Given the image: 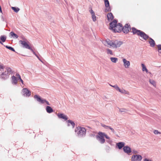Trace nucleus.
<instances>
[{
  "mask_svg": "<svg viewBox=\"0 0 161 161\" xmlns=\"http://www.w3.org/2000/svg\"><path fill=\"white\" fill-rule=\"evenodd\" d=\"M86 131L85 128L80 126L77 127L75 130V132L77 133V135L79 137L85 136L86 135Z\"/></svg>",
  "mask_w": 161,
  "mask_h": 161,
  "instance_id": "obj_1",
  "label": "nucleus"
},
{
  "mask_svg": "<svg viewBox=\"0 0 161 161\" xmlns=\"http://www.w3.org/2000/svg\"><path fill=\"white\" fill-rule=\"evenodd\" d=\"M4 68V71L2 72L0 75V78L3 80H6L9 77L8 74L11 72V69L9 67H7Z\"/></svg>",
  "mask_w": 161,
  "mask_h": 161,
  "instance_id": "obj_2",
  "label": "nucleus"
},
{
  "mask_svg": "<svg viewBox=\"0 0 161 161\" xmlns=\"http://www.w3.org/2000/svg\"><path fill=\"white\" fill-rule=\"evenodd\" d=\"M34 98L36 99L37 101L38 102L40 103L47 104L49 105H50V104L45 99L41 98V97L38 95H35L34 96Z\"/></svg>",
  "mask_w": 161,
  "mask_h": 161,
  "instance_id": "obj_3",
  "label": "nucleus"
},
{
  "mask_svg": "<svg viewBox=\"0 0 161 161\" xmlns=\"http://www.w3.org/2000/svg\"><path fill=\"white\" fill-rule=\"evenodd\" d=\"M104 133L100 131L98 132V135H96L97 139L101 144L104 143L105 141L104 138Z\"/></svg>",
  "mask_w": 161,
  "mask_h": 161,
  "instance_id": "obj_4",
  "label": "nucleus"
},
{
  "mask_svg": "<svg viewBox=\"0 0 161 161\" xmlns=\"http://www.w3.org/2000/svg\"><path fill=\"white\" fill-rule=\"evenodd\" d=\"M131 28L130 25H129L128 24H126L124 27L122 26V31H123L124 33L127 34L130 31H131Z\"/></svg>",
  "mask_w": 161,
  "mask_h": 161,
  "instance_id": "obj_5",
  "label": "nucleus"
},
{
  "mask_svg": "<svg viewBox=\"0 0 161 161\" xmlns=\"http://www.w3.org/2000/svg\"><path fill=\"white\" fill-rule=\"evenodd\" d=\"M122 30V25L120 23L116 24V26H115V28L114 29L113 31L115 33L119 32Z\"/></svg>",
  "mask_w": 161,
  "mask_h": 161,
  "instance_id": "obj_6",
  "label": "nucleus"
},
{
  "mask_svg": "<svg viewBox=\"0 0 161 161\" xmlns=\"http://www.w3.org/2000/svg\"><path fill=\"white\" fill-rule=\"evenodd\" d=\"M19 42L22 46L23 48L29 49L30 50L32 49L31 47L26 41L20 40Z\"/></svg>",
  "mask_w": 161,
  "mask_h": 161,
  "instance_id": "obj_7",
  "label": "nucleus"
},
{
  "mask_svg": "<svg viewBox=\"0 0 161 161\" xmlns=\"http://www.w3.org/2000/svg\"><path fill=\"white\" fill-rule=\"evenodd\" d=\"M142 159V157L141 155H134L131 158V161H141Z\"/></svg>",
  "mask_w": 161,
  "mask_h": 161,
  "instance_id": "obj_8",
  "label": "nucleus"
},
{
  "mask_svg": "<svg viewBox=\"0 0 161 161\" xmlns=\"http://www.w3.org/2000/svg\"><path fill=\"white\" fill-rule=\"evenodd\" d=\"M122 43V42L118 40H116L113 42V44H112V47L114 48L118 47H120Z\"/></svg>",
  "mask_w": 161,
  "mask_h": 161,
  "instance_id": "obj_9",
  "label": "nucleus"
},
{
  "mask_svg": "<svg viewBox=\"0 0 161 161\" xmlns=\"http://www.w3.org/2000/svg\"><path fill=\"white\" fill-rule=\"evenodd\" d=\"M105 5L106 8L105 9V12H110L111 11L110 7L109 6V3L108 0H104Z\"/></svg>",
  "mask_w": 161,
  "mask_h": 161,
  "instance_id": "obj_10",
  "label": "nucleus"
},
{
  "mask_svg": "<svg viewBox=\"0 0 161 161\" xmlns=\"http://www.w3.org/2000/svg\"><path fill=\"white\" fill-rule=\"evenodd\" d=\"M22 92H23V95L26 97H29L31 95V91L25 88L22 89Z\"/></svg>",
  "mask_w": 161,
  "mask_h": 161,
  "instance_id": "obj_11",
  "label": "nucleus"
},
{
  "mask_svg": "<svg viewBox=\"0 0 161 161\" xmlns=\"http://www.w3.org/2000/svg\"><path fill=\"white\" fill-rule=\"evenodd\" d=\"M117 22V20L116 19H114L113 21L111 22L110 23V29L112 30L113 31L115 28V26H116Z\"/></svg>",
  "mask_w": 161,
  "mask_h": 161,
  "instance_id": "obj_12",
  "label": "nucleus"
},
{
  "mask_svg": "<svg viewBox=\"0 0 161 161\" xmlns=\"http://www.w3.org/2000/svg\"><path fill=\"white\" fill-rule=\"evenodd\" d=\"M123 150L124 152L128 154H130L132 152L131 148L127 146L124 147L123 148Z\"/></svg>",
  "mask_w": 161,
  "mask_h": 161,
  "instance_id": "obj_13",
  "label": "nucleus"
},
{
  "mask_svg": "<svg viewBox=\"0 0 161 161\" xmlns=\"http://www.w3.org/2000/svg\"><path fill=\"white\" fill-rule=\"evenodd\" d=\"M139 36L142 37L145 40H146L147 39H149V38H150L148 35L142 31L139 34Z\"/></svg>",
  "mask_w": 161,
  "mask_h": 161,
  "instance_id": "obj_14",
  "label": "nucleus"
},
{
  "mask_svg": "<svg viewBox=\"0 0 161 161\" xmlns=\"http://www.w3.org/2000/svg\"><path fill=\"white\" fill-rule=\"evenodd\" d=\"M132 31L133 35L136 34L138 36H139V34L141 33L142 31L140 30L137 29L135 27H132Z\"/></svg>",
  "mask_w": 161,
  "mask_h": 161,
  "instance_id": "obj_15",
  "label": "nucleus"
},
{
  "mask_svg": "<svg viewBox=\"0 0 161 161\" xmlns=\"http://www.w3.org/2000/svg\"><path fill=\"white\" fill-rule=\"evenodd\" d=\"M123 61L124 63V65L125 68H128L130 65V62L127 60L125 58L123 59Z\"/></svg>",
  "mask_w": 161,
  "mask_h": 161,
  "instance_id": "obj_16",
  "label": "nucleus"
},
{
  "mask_svg": "<svg viewBox=\"0 0 161 161\" xmlns=\"http://www.w3.org/2000/svg\"><path fill=\"white\" fill-rule=\"evenodd\" d=\"M57 116L59 118L63 119L66 120L68 119V118L67 116L64 115L63 114H58Z\"/></svg>",
  "mask_w": 161,
  "mask_h": 161,
  "instance_id": "obj_17",
  "label": "nucleus"
},
{
  "mask_svg": "<svg viewBox=\"0 0 161 161\" xmlns=\"http://www.w3.org/2000/svg\"><path fill=\"white\" fill-rule=\"evenodd\" d=\"M119 149H121L122 147H125V143L124 142H120L117 143L116 144Z\"/></svg>",
  "mask_w": 161,
  "mask_h": 161,
  "instance_id": "obj_18",
  "label": "nucleus"
},
{
  "mask_svg": "<svg viewBox=\"0 0 161 161\" xmlns=\"http://www.w3.org/2000/svg\"><path fill=\"white\" fill-rule=\"evenodd\" d=\"M149 39L150 41L148 42L150 45V46L152 47H154L155 44L154 41L151 37L149 38Z\"/></svg>",
  "mask_w": 161,
  "mask_h": 161,
  "instance_id": "obj_19",
  "label": "nucleus"
},
{
  "mask_svg": "<svg viewBox=\"0 0 161 161\" xmlns=\"http://www.w3.org/2000/svg\"><path fill=\"white\" fill-rule=\"evenodd\" d=\"M46 110L47 112L49 114L53 112V108L50 106H47L46 108Z\"/></svg>",
  "mask_w": 161,
  "mask_h": 161,
  "instance_id": "obj_20",
  "label": "nucleus"
},
{
  "mask_svg": "<svg viewBox=\"0 0 161 161\" xmlns=\"http://www.w3.org/2000/svg\"><path fill=\"white\" fill-rule=\"evenodd\" d=\"M12 83L15 85H16L17 84V81L18 80V79L17 77L15 76L14 75H13L12 77Z\"/></svg>",
  "mask_w": 161,
  "mask_h": 161,
  "instance_id": "obj_21",
  "label": "nucleus"
},
{
  "mask_svg": "<svg viewBox=\"0 0 161 161\" xmlns=\"http://www.w3.org/2000/svg\"><path fill=\"white\" fill-rule=\"evenodd\" d=\"M108 19V21L112 20L114 18L113 14L111 13H109L107 15Z\"/></svg>",
  "mask_w": 161,
  "mask_h": 161,
  "instance_id": "obj_22",
  "label": "nucleus"
},
{
  "mask_svg": "<svg viewBox=\"0 0 161 161\" xmlns=\"http://www.w3.org/2000/svg\"><path fill=\"white\" fill-rule=\"evenodd\" d=\"M10 36L12 37H13L14 38H17L19 36L16 34H15L14 32L11 31L10 33Z\"/></svg>",
  "mask_w": 161,
  "mask_h": 161,
  "instance_id": "obj_23",
  "label": "nucleus"
},
{
  "mask_svg": "<svg viewBox=\"0 0 161 161\" xmlns=\"http://www.w3.org/2000/svg\"><path fill=\"white\" fill-rule=\"evenodd\" d=\"M67 122H68V126H69L70 124L72 125L73 128L74 127L75 123L73 121L70 120H69L67 121Z\"/></svg>",
  "mask_w": 161,
  "mask_h": 161,
  "instance_id": "obj_24",
  "label": "nucleus"
},
{
  "mask_svg": "<svg viewBox=\"0 0 161 161\" xmlns=\"http://www.w3.org/2000/svg\"><path fill=\"white\" fill-rule=\"evenodd\" d=\"M7 37L5 35H2L0 36V40L3 42H4L5 41Z\"/></svg>",
  "mask_w": 161,
  "mask_h": 161,
  "instance_id": "obj_25",
  "label": "nucleus"
},
{
  "mask_svg": "<svg viewBox=\"0 0 161 161\" xmlns=\"http://www.w3.org/2000/svg\"><path fill=\"white\" fill-rule=\"evenodd\" d=\"M118 91H119V92H121V93L125 94H128V93L127 91H126L124 89H121L119 88V89H118Z\"/></svg>",
  "mask_w": 161,
  "mask_h": 161,
  "instance_id": "obj_26",
  "label": "nucleus"
},
{
  "mask_svg": "<svg viewBox=\"0 0 161 161\" xmlns=\"http://www.w3.org/2000/svg\"><path fill=\"white\" fill-rule=\"evenodd\" d=\"M106 42L108 45L112 47V44H113V41H111L109 39H108L106 40Z\"/></svg>",
  "mask_w": 161,
  "mask_h": 161,
  "instance_id": "obj_27",
  "label": "nucleus"
},
{
  "mask_svg": "<svg viewBox=\"0 0 161 161\" xmlns=\"http://www.w3.org/2000/svg\"><path fill=\"white\" fill-rule=\"evenodd\" d=\"M110 60L112 62L115 63L117 61L118 58H116L111 57L110 58Z\"/></svg>",
  "mask_w": 161,
  "mask_h": 161,
  "instance_id": "obj_28",
  "label": "nucleus"
},
{
  "mask_svg": "<svg viewBox=\"0 0 161 161\" xmlns=\"http://www.w3.org/2000/svg\"><path fill=\"white\" fill-rule=\"evenodd\" d=\"M11 8L16 13H17L19 10V8L18 7H11Z\"/></svg>",
  "mask_w": 161,
  "mask_h": 161,
  "instance_id": "obj_29",
  "label": "nucleus"
},
{
  "mask_svg": "<svg viewBox=\"0 0 161 161\" xmlns=\"http://www.w3.org/2000/svg\"><path fill=\"white\" fill-rule=\"evenodd\" d=\"M142 66V71H146L147 73L148 72V70L146 68V66H145V65L143 64H141Z\"/></svg>",
  "mask_w": 161,
  "mask_h": 161,
  "instance_id": "obj_30",
  "label": "nucleus"
},
{
  "mask_svg": "<svg viewBox=\"0 0 161 161\" xmlns=\"http://www.w3.org/2000/svg\"><path fill=\"white\" fill-rule=\"evenodd\" d=\"M7 48L12 51H13V52H15V50H14V49L12 47H10V46H8L7 45H6V46H4Z\"/></svg>",
  "mask_w": 161,
  "mask_h": 161,
  "instance_id": "obj_31",
  "label": "nucleus"
},
{
  "mask_svg": "<svg viewBox=\"0 0 161 161\" xmlns=\"http://www.w3.org/2000/svg\"><path fill=\"white\" fill-rule=\"evenodd\" d=\"M150 83L152 84L153 86H156V82L153 80H149Z\"/></svg>",
  "mask_w": 161,
  "mask_h": 161,
  "instance_id": "obj_32",
  "label": "nucleus"
},
{
  "mask_svg": "<svg viewBox=\"0 0 161 161\" xmlns=\"http://www.w3.org/2000/svg\"><path fill=\"white\" fill-rule=\"evenodd\" d=\"M101 126L103 127L105 129H107V130H108V129H109L110 127V126H107V125H105L104 124H101Z\"/></svg>",
  "mask_w": 161,
  "mask_h": 161,
  "instance_id": "obj_33",
  "label": "nucleus"
},
{
  "mask_svg": "<svg viewBox=\"0 0 161 161\" xmlns=\"http://www.w3.org/2000/svg\"><path fill=\"white\" fill-rule=\"evenodd\" d=\"M107 53L108 54H109L111 55H113V53L112 51L109 49H106Z\"/></svg>",
  "mask_w": 161,
  "mask_h": 161,
  "instance_id": "obj_34",
  "label": "nucleus"
},
{
  "mask_svg": "<svg viewBox=\"0 0 161 161\" xmlns=\"http://www.w3.org/2000/svg\"><path fill=\"white\" fill-rule=\"evenodd\" d=\"M110 85L114 88L116 90L118 91V89L119 88V87H118V86L117 85H115L114 86H112L111 85Z\"/></svg>",
  "mask_w": 161,
  "mask_h": 161,
  "instance_id": "obj_35",
  "label": "nucleus"
},
{
  "mask_svg": "<svg viewBox=\"0 0 161 161\" xmlns=\"http://www.w3.org/2000/svg\"><path fill=\"white\" fill-rule=\"evenodd\" d=\"M119 111L121 113L125 112H126V111H127V110L125 108H119Z\"/></svg>",
  "mask_w": 161,
  "mask_h": 161,
  "instance_id": "obj_36",
  "label": "nucleus"
},
{
  "mask_svg": "<svg viewBox=\"0 0 161 161\" xmlns=\"http://www.w3.org/2000/svg\"><path fill=\"white\" fill-rule=\"evenodd\" d=\"M92 19L94 21H95L96 20V16L95 15V14L92 15Z\"/></svg>",
  "mask_w": 161,
  "mask_h": 161,
  "instance_id": "obj_37",
  "label": "nucleus"
},
{
  "mask_svg": "<svg viewBox=\"0 0 161 161\" xmlns=\"http://www.w3.org/2000/svg\"><path fill=\"white\" fill-rule=\"evenodd\" d=\"M154 133L156 135L158 134H160L161 133L160 132H159L158 130H155L154 131Z\"/></svg>",
  "mask_w": 161,
  "mask_h": 161,
  "instance_id": "obj_38",
  "label": "nucleus"
},
{
  "mask_svg": "<svg viewBox=\"0 0 161 161\" xmlns=\"http://www.w3.org/2000/svg\"><path fill=\"white\" fill-rule=\"evenodd\" d=\"M7 67H3L2 65L0 64V70H2V69H3V70H4L5 68H6Z\"/></svg>",
  "mask_w": 161,
  "mask_h": 161,
  "instance_id": "obj_39",
  "label": "nucleus"
},
{
  "mask_svg": "<svg viewBox=\"0 0 161 161\" xmlns=\"http://www.w3.org/2000/svg\"><path fill=\"white\" fill-rule=\"evenodd\" d=\"M158 50H161V44H159L157 45Z\"/></svg>",
  "mask_w": 161,
  "mask_h": 161,
  "instance_id": "obj_40",
  "label": "nucleus"
},
{
  "mask_svg": "<svg viewBox=\"0 0 161 161\" xmlns=\"http://www.w3.org/2000/svg\"><path fill=\"white\" fill-rule=\"evenodd\" d=\"M104 137H105L106 139H110V137L105 133H104Z\"/></svg>",
  "mask_w": 161,
  "mask_h": 161,
  "instance_id": "obj_41",
  "label": "nucleus"
},
{
  "mask_svg": "<svg viewBox=\"0 0 161 161\" xmlns=\"http://www.w3.org/2000/svg\"><path fill=\"white\" fill-rule=\"evenodd\" d=\"M16 76L17 77V78L18 79H20V78H21V77H20L19 74L18 73H17L16 74Z\"/></svg>",
  "mask_w": 161,
  "mask_h": 161,
  "instance_id": "obj_42",
  "label": "nucleus"
},
{
  "mask_svg": "<svg viewBox=\"0 0 161 161\" xmlns=\"http://www.w3.org/2000/svg\"><path fill=\"white\" fill-rule=\"evenodd\" d=\"M109 129H110L111 130L112 132H113V133H116L114 129H113L111 127H110Z\"/></svg>",
  "mask_w": 161,
  "mask_h": 161,
  "instance_id": "obj_43",
  "label": "nucleus"
},
{
  "mask_svg": "<svg viewBox=\"0 0 161 161\" xmlns=\"http://www.w3.org/2000/svg\"><path fill=\"white\" fill-rule=\"evenodd\" d=\"M31 51L37 57V56H38L35 53V52L33 51V50L32 49L31 50Z\"/></svg>",
  "mask_w": 161,
  "mask_h": 161,
  "instance_id": "obj_44",
  "label": "nucleus"
},
{
  "mask_svg": "<svg viewBox=\"0 0 161 161\" xmlns=\"http://www.w3.org/2000/svg\"><path fill=\"white\" fill-rule=\"evenodd\" d=\"M90 13H91L92 15L94 14V12L93 11V10H92V9L91 8V9L90 10Z\"/></svg>",
  "mask_w": 161,
  "mask_h": 161,
  "instance_id": "obj_45",
  "label": "nucleus"
},
{
  "mask_svg": "<svg viewBox=\"0 0 161 161\" xmlns=\"http://www.w3.org/2000/svg\"><path fill=\"white\" fill-rule=\"evenodd\" d=\"M143 161H152L151 160H150L148 159L145 158L144 159Z\"/></svg>",
  "mask_w": 161,
  "mask_h": 161,
  "instance_id": "obj_46",
  "label": "nucleus"
},
{
  "mask_svg": "<svg viewBox=\"0 0 161 161\" xmlns=\"http://www.w3.org/2000/svg\"><path fill=\"white\" fill-rule=\"evenodd\" d=\"M22 39L23 40H22L23 41H25L26 42V41H27L25 37H24V36L22 37Z\"/></svg>",
  "mask_w": 161,
  "mask_h": 161,
  "instance_id": "obj_47",
  "label": "nucleus"
},
{
  "mask_svg": "<svg viewBox=\"0 0 161 161\" xmlns=\"http://www.w3.org/2000/svg\"><path fill=\"white\" fill-rule=\"evenodd\" d=\"M106 141L109 143H110L111 142V141L110 139H108V140H107Z\"/></svg>",
  "mask_w": 161,
  "mask_h": 161,
  "instance_id": "obj_48",
  "label": "nucleus"
},
{
  "mask_svg": "<svg viewBox=\"0 0 161 161\" xmlns=\"http://www.w3.org/2000/svg\"><path fill=\"white\" fill-rule=\"evenodd\" d=\"M2 20L3 21H6L3 18V16L2 15L1 16Z\"/></svg>",
  "mask_w": 161,
  "mask_h": 161,
  "instance_id": "obj_49",
  "label": "nucleus"
},
{
  "mask_svg": "<svg viewBox=\"0 0 161 161\" xmlns=\"http://www.w3.org/2000/svg\"><path fill=\"white\" fill-rule=\"evenodd\" d=\"M19 80L23 84V80L21 79V78H20V79H19L18 80Z\"/></svg>",
  "mask_w": 161,
  "mask_h": 161,
  "instance_id": "obj_50",
  "label": "nucleus"
},
{
  "mask_svg": "<svg viewBox=\"0 0 161 161\" xmlns=\"http://www.w3.org/2000/svg\"><path fill=\"white\" fill-rule=\"evenodd\" d=\"M36 57H37V58L39 59V60H40V61H42H42L40 59V58H39V56H37Z\"/></svg>",
  "mask_w": 161,
  "mask_h": 161,
  "instance_id": "obj_51",
  "label": "nucleus"
},
{
  "mask_svg": "<svg viewBox=\"0 0 161 161\" xmlns=\"http://www.w3.org/2000/svg\"><path fill=\"white\" fill-rule=\"evenodd\" d=\"M36 57H37V58L39 59V60H40V61H42H42L40 59V58H39V56H37Z\"/></svg>",
  "mask_w": 161,
  "mask_h": 161,
  "instance_id": "obj_52",
  "label": "nucleus"
},
{
  "mask_svg": "<svg viewBox=\"0 0 161 161\" xmlns=\"http://www.w3.org/2000/svg\"><path fill=\"white\" fill-rule=\"evenodd\" d=\"M36 57H37V58L39 59V60H40V61H42H42L40 59V58H39V56H37Z\"/></svg>",
  "mask_w": 161,
  "mask_h": 161,
  "instance_id": "obj_53",
  "label": "nucleus"
},
{
  "mask_svg": "<svg viewBox=\"0 0 161 161\" xmlns=\"http://www.w3.org/2000/svg\"><path fill=\"white\" fill-rule=\"evenodd\" d=\"M133 152L134 153H137V152L136 151L133 150Z\"/></svg>",
  "mask_w": 161,
  "mask_h": 161,
  "instance_id": "obj_54",
  "label": "nucleus"
},
{
  "mask_svg": "<svg viewBox=\"0 0 161 161\" xmlns=\"http://www.w3.org/2000/svg\"><path fill=\"white\" fill-rule=\"evenodd\" d=\"M3 42H2L1 41H0V43L2 44H3V43H2Z\"/></svg>",
  "mask_w": 161,
  "mask_h": 161,
  "instance_id": "obj_55",
  "label": "nucleus"
},
{
  "mask_svg": "<svg viewBox=\"0 0 161 161\" xmlns=\"http://www.w3.org/2000/svg\"><path fill=\"white\" fill-rule=\"evenodd\" d=\"M158 52H159V55H160V54H161V52H159V51H158Z\"/></svg>",
  "mask_w": 161,
  "mask_h": 161,
  "instance_id": "obj_56",
  "label": "nucleus"
},
{
  "mask_svg": "<svg viewBox=\"0 0 161 161\" xmlns=\"http://www.w3.org/2000/svg\"><path fill=\"white\" fill-rule=\"evenodd\" d=\"M57 2H58L59 1V0H56Z\"/></svg>",
  "mask_w": 161,
  "mask_h": 161,
  "instance_id": "obj_57",
  "label": "nucleus"
},
{
  "mask_svg": "<svg viewBox=\"0 0 161 161\" xmlns=\"http://www.w3.org/2000/svg\"><path fill=\"white\" fill-rule=\"evenodd\" d=\"M148 73L150 74H151V73L150 72H148Z\"/></svg>",
  "mask_w": 161,
  "mask_h": 161,
  "instance_id": "obj_58",
  "label": "nucleus"
}]
</instances>
